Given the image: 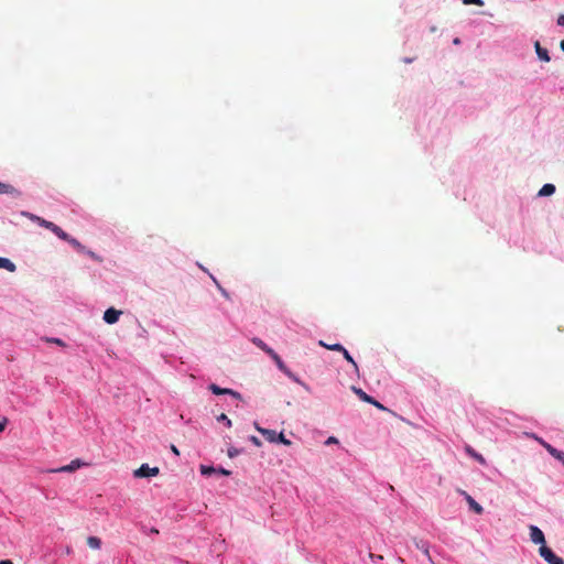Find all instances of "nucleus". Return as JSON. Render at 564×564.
Here are the masks:
<instances>
[{"instance_id":"41","label":"nucleus","mask_w":564,"mask_h":564,"mask_svg":"<svg viewBox=\"0 0 564 564\" xmlns=\"http://www.w3.org/2000/svg\"><path fill=\"white\" fill-rule=\"evenodd\" d=\"M171 449L173 451V453H175V454H176V451H177L176 445L172 444V445H171Z\"/></svg>"},{"instance_id":"8","label":"nucleus","mask_w":564,"mask_h":564,"mask_svg":"<svg viewBox=\"0 0 564 564\" xmlns=\"http://www.w3.org/2000/svg\"><path fill=\"white\" fill-rule=\"evenodd\" d=\"M534 50H535L538 56L540 57V59H542L543 62H550L551 55H550L547 48L542 47L540 42L534 43Z\"/></svg>"},{"instance_id":"16","label":"nucleus","mask_w":564,"mask_h":564,"mask_svg":"<svg viewBox=\"0 0 564 564\" xmlns=\"http://www.w3.org/2000/svg\"><path fill=\"white\" fill-rule=\"evenodd\" d=\"M555 191H556V187H555V185H553V183H545L541 187L539 194L540 195H551V194H554Z\"/></svg>"},{"instance_id":"44","label":"nucleus","mask_w":564,"mask_h":564,"mask_svg":"<svg viewBox=\"0 0 564 564\" xmlns=\"http://www.w3.org/2000/svg\"><path fill=\"white\" fill-rule=\"evenodd\" d=\"M546 445H547V443H546V441H544V438H543L542 446H543L545 449H546Z\"/></svg>"},{"instance_id":"40","label":"nucleus","mask_w":564,"mask_h":564,"mask_svg":"<svg viewBox=\"0 0 564 564\" xmlns=\"http://www.w3.org/2000/svg\"><path fill=\"white\" fill-rule=\"evenodd\" d=\"M251 441H252L254 444H260V441H259V438H257V437H251Z\"/></svg>"},{"instance_id":"13","label":"nucleus","mask_w":564,"mask_h":564,"mask_svg":"<svg viewBox=\"0 0 564 564\" xmlns=\"http://www.w3.org/2000/svg\"><path fill=\"white\" fill-rule=\"evenodd\" d=\"M209 390H212L217 395H220V393H230V395L239 397V394H238V392H236V390L220 389V387H218V384H215V383L209 386Z\"/></svg>"},{"instance_id":"25","label":"nucleus","mask_w":564,"mask_h":564,"mask_svg":"<svg viewBox=\"0 0 564 564\" xmlns=\"http://www.w3.org/2000/svg\"><path fill=\"white\" fill-rule=\"evenodd\" d=\"M276 442H282V444L290 445L291 441L285 437L284 433H276Z\"/></svg>"},{"instance_id":"28","label":"nucleus","mask_w":564,"mask_h":564,"mask_svg":"<svg viewBox=\"0 0 564 564\" xmlns=\"http://www.w3.org/2000/svg\"><path fill=\"white\" fill-rule=\"evenodd\" d=\"M47 341L54 343V344H56L58 346H62V347L65 346V343L62 339H59V338H48Z\"/></svg>"},{"instance_id":"18","label":"nucleus","mask_w":564,"mask_h":564,"mask_svg":"<svg viewBox=\"0 0 564 564\" xmlns=\"http://www.w3.org/2000/svg\"><path fill=\"white\" fill-rule=\"evenodd\" d=\"M65 241H67L70 246H73L78 252L86 251L85 246H83L77 239H75L70 236H68V239H66Z\"/></svg>"},{"instance_id":"4","label":"nucleus","mask_w":564,"mask_h":564,"mask_svg":"<svg viewBox=\"0 0 564 564\" xmlns=\"http://www.w3.org/2000/svg\"><path fill=\"white\" fill-rule=\"evenodd\" d=\"M530 539L535 544H540V546L545 544V534H543L542 530L535 527V524L530 525Z\"/></svg>"},{"instance_id":"9","label":"nucleus","mask_w":564,"mask_h":564,"mask_svg":"<svg viewBox=\"0 0 564 564\" xmlns=\"http://www.w3.org/2000/svg\"><path fill=\"white\" fill-rule=\"evenodd\" d=\"M256 427L269 442H278V433L274 430H265V427H260V425H256Z\"/></svg>"},{"instance_id":"14","label":"nucleus","mask_w":564,"mask_h":564,"mask_svg":"<svg viewBox=\"0 0 564 564\" xmlns=\"http://www.w3.org/2000/svg\"><path fill=\"white\" fill-rule=\"evenodd\" d=\"M15 268V264L11 260L0 257V269H6L9 272H14Z\"/></svg>"},{"instance_id":"33","label":"nucleus","mask_w":564,"mask_h":564,"mask_svg":"<svg viewBox=\"0 0 564 564\" xmlns=\"http://www.w3.org/2000/svg\"><path fill=\"white\" fill-rule=\"evenodd\" d=\"M216 473L217 474L229 475L230 470H227V468H216Z\"/></svg>"},{"instance_id":"5","label":"nucleus","mask_w":564,"mask_h":564,"mask_svg":"<svg viewBox=\"0 0 564 564\" xmlns=\"http://www.w3.org/2000/svg\"><path fill=\"white\" fill-rule=\"evenodd\" d=\"M269 356H271L272 360L275 362V365L279 367V369L286 372V375L289 377L294 378V376H292L291 371L288 369V366L284 365L283 359H281L280 355H278V352L274 351V349H272V347H270ZM294 380H297L296 377L294 378Z\"/></svg>"},{"instance_id":"43","label":"nucleus","mask_w":564,"mask_h":564,"mask_svg":"<svg viewBox=\"0 0 564 564\" xmlns=\"http://www.w3.org/2000/svg\"><path fill=\"white\" fill-rule=\"evenodd\" d=\"M220 291L224 294V296H228V293L226 292V290H223V288H220Z\"/></svg>"},{"instance_id":"22","label":"nucleus","mask_w":564,"mask_h":564,"mask_svg":"<svg viewBox=\"0 0 564 564\" xmlns=\"http://www.w3.org/2000/svg\"><path fill=\"white\" fill-rule=\"evenodd\" d=\"M252 341L257 347L261 348V350H263L267 354H270V346H268L265 341L261 340V338H252Z\"/></svg>"},{"instance_id":"10","label":"nucleus","mask_w":564,"mask_h":564,"mask_svg":"<svg viewBox=\"0 0 564 564\" xmlns=\"http://www.w3.org/2000/svg\"><path fill=\"white\" fill-rule=\"evenodd\" d=\"M0 194H10L18 197L21 192L10 184L0 182Z\"/></svg>"},{"instance_id":"19","label":"nucleus","mask_w":564,"mask_h":564,"mask_svg":"<svg viewBox=\"0 0 564 564\" xmlns=\"http://www.w3.org/2000/svg\"><path fill=\"white\" fill-rule=\"evenodd\" d=\"M87 544L90 549L99 550L101 546V540L97 536H88Z\"/></svg>"},{"instance_id":"30","label":"nucleus","mask_w":564,"mask_h":564,"mask_svg":"<svg viewBox=\"0 0 564 564\" xmlns=\"http://www.w3.org/2000/svg\"><path fill=\"white\" fill-rule=\"evenodd\" d=\"M529 436L534 438L536 442H539L541 445H543V438L539 437V435H535V433H528Z\"/></svg>"},{"instance_id":"39","label":"nucleus","mask_w":564,"mask_h":564,"mask_svg":"<svg viewBox=\"0 0 564 564\" xmlns=\"http://www.w3.org/2000/svg\"><path fill=\"white\" fill-rule=\"evenodd\" d=\"M89 257L96 258L95 253L93 251H85Z\"/></svg>"},{"instance_id":"1","label":"nucleus","mask_w":564,"mask_h":564,"mask_svg":"<svg viewBox=\"0 0 564 564\" xmlns=\"http://www.w3.org/2000/svg\"><path fill=\"white\" fill-rule=\"evenodd\" d=\"M539 553L549 564H564V560L553 553L552 549L546 545V541L543 546H540Z\"/></svg>"},{"instance_id":"11","label":"nucleus","mask_w":564,"mask_h":564,"mask_svg":"<svg viewBox=\"0 0 564 564\" xmlns=\"http://www.w3.org/2000/svg\"><path fill=\"white\" fill-rule=\"evenodd\" d=\"M465 496H466V500H467V503L470 507V509H473V511H476L477 514H481V512H484V506L478 505L477 500H475V498L470 497V495H468V492H465Z\"/></svg>"},{"instance_id":"38","label":"nucleus","mask_w":564,"mask_h":564,"mask_svg":"<svg viewBox=\"0 0 564 564\" xmlns=\"http://www.w3.org/2000/svg\"><path fill=\"white\" fill-rule=\"evenodd\" d=\"M6 429V422H0V432H2Z\"/></svg>"},{"instance_id":"45","label":"nucleus","mask_w":564,"mask_h":564,"mask_svg":"<svg viewBox=\"0 0 564 564\" xmlns=\"http://www.w3.org/2000/svg\"><path fill=\"white\" fill-rule=\"evenodd\" d=\"M454 43H456V44H458V43H459L458 37H456V39L454 40Z\"/></svg>"},{"instance_id":"27","label":"nucleus","mask_w":564,"mask_h":564,"mask_svg":"<svg viewBox=\"0 0 564 564\" xmlns=\"http://www.w3.org/2000/svg\"><path fill=\"white\" fill-rule=\"evenodd\" d=\"M217 420H223V421H226L227 425L230 426L231 425V420L228 419L227 414L225 413H221L218 415Z\"/></svg>"},{"instance_id":"15","label":"nucleus","mask_w":564,"mask_h":564,"mask_svg":"<svg viewBox=\"0 0 564 564\" xmlns=\"http://www.w3.org/2000/svg\"><path fill=\"white\" fill-rule=\"evenodd\" d=\"M352 390L355 391V393L362 400V401H366V402H375V398H372V395H369L367 394V392H365V390L362 389H357V387H352Z\"/></svg>"},{"instance_id":"34","label":"nucleus","mask_w":564,"mask_h":564,"mask_svg":"<svg viewBox=\"0 0 564 564\" xmlns=\"http://www.w3.org/2000/svg\"><path fill=\"white\" fill-rule=\"evenodd\" d=\"M373 405L377 406V409H384V405L380 403V401L375 400Z\"/></svg>"},{"instance_id":"23","label":"nucleus","mask_w":564,"mask_h":564,"mask_svg":"<svg viewBox=\"0 0 564 564\" xmlns=\"http://www.w3.org/2000/svg\"><path fill=\"white\" fill-rule=\"evenodd\" d=\"M319 345H322V347L329 348V350H339V352H343L341 344H325L324 340H319Z\"/></svg>"},{"instance_id":"24","label":"nucleus","mask_w":564,"mask_h":564,"mask_svg":"<svg viewBox=\"0 0 564 564\" xmlns=\"http://www.w3.org/2000/svg\"><path fill=\"white\" fill-rule=\"evenodd\" d=\"M200 471L204 475H210V474H216L217 468H215V467H206V465H200Z\"/></svg>"},{"instance_id":"36","label":"nucleus","mask_w":564,"mask_h":564,"mask_svg":"<svg viewBox=\"0 0 564 564\" xmlns=\"http://www.w3.org/2000/svg\"><path fill=\"white\" fill-rule=\"evenodd\" d=\"M236 453H237V449H234V448L228 451V454L230 457H234V455H236Z\"/></svg>"},{"instance_id":"21","label":"nucleus","mask_w":564,"mask_h":564,"mask_svg":"<svg viewBox=\"0 0 564 564\" xmlns=\"http://www.w3.org/2000/svg\"><path fill=\"white\" fill-rule=\"evenodd\" d=\"M51 231L55 234L59 239L66 240L68 239V234L65 232L59 226L55 225V227H52Z\"/></svg>"},{"instance_id":"12","label":"nucleus","mask_w":564,"mask_h":564,"mask_svg":"<svg viewBox=\"0 0 564 564\" xmlns=\"http://www.w3.org/2000/svg\"><path fill=\"white\" fill-rule=\"evenodd\" d=\"M29 217H30V219H32L33 221H36L40 226H42V227H44V228H46L48 230H51L52 227H55L54 223L48 221V220H46V219H44L42 217L32 215V214H30Z\"/></svg>"},{"instance_id":"42","label":"nucleus","mask_w":564,"mask_h":564,"mask_svg":"<svg viewBox=\"0 0 564 564\" xmlns=\"http://www.w3.org/2000/svg\"><path fill=\"white\" fill-rule=\"evenodd\" d=\"M560 46H561V48H562V50H563V52H564V40H562V41L560 42Z\"/></svg>"},{"instance_id":"32","label":"nucleus","mask_w":564,"mask_h":564,"mask_svg":"<svg viewBox=\"0 0 564 564\" xmlns=\"http://www.w3.org/2000/svg\"><path fill=\"white\" fill-rule=\"evenodd\" d=\"M556 23L558 25H564V13H560L558 18L556 19Z\"/></svg>"},{"instance_id":"37","label":"nucleus","mask_w":564,"mask_h":564,"mask_svg":"<svg viewBox=\"0 0 564 564\" xmlns=\"http://www.w3.org/2000/svg\"><path fill=\"white\" fill-rule=\"evenodd\" d=\"M0 564H13V562L10 560H2L0 561Z\"/></svg>"},{"instance_id":"35","label":"nucleus","mask_w":564,"mask_h":564,"mask_svg":"<svg viewBox=\"0 0 564 564\" xmlns=\"http://www.w3.org/2000/svg\"><path fill=\"white\" fill-rule=\"evenodd\" d=\"M332 442H338V438L329 437V438L326 440V444H332Z\"/></svg>"},{"instance_id":"29","label":"nucleus","mask_w":564,"mask_h":564,"mask_svg":"<svg viewBox=\"0 0 564 564\" xmlns=\"http://www.w3.org/2000/svg\"><path fill=\"white\" fill-rule=\"evenodd\" d=\"M464 3H475L476 6H484V0H463Z\"/></svg>"},{"instance_id":"17","label":"nucleus","mask_w":564,"mask_h":564,"mask_svg":"<svg viewBox=\"0 0 564 564\" xmlns=\"http://www.w3.org/2000/svg\"><path fill=\"white\" fill-rule=\"evenodd\" d=\"M341 354H343L345 360H348L352 365L355 371H359V366L357 365L356 360L352 359L350 352L344 346L341 348Z\"/></svg>"},{"instance_id":"7","label":"nucleus","mask_w":564,"mask_h":564,"mask_svg":"<svg viewBox=\"0 0 564 564\" xmlns=\"http://www.w3.org/2000/svg\"><path fill=\"white\" fill-rule=\"evenodd\" d=\"M121 314H122L121 311L110 307V308L106 310V312L104 313V321L107 324H115L118 322Z\"/></svg>"},{"instance_id":"20","label":"nucleus","mask_w":564,"mask_h":564,"mask_svg":"<svg viewBox=\"0 0 564 564\" xmlns=\"http://www.w3.org/2000/svg\"><path fill=\"white\" fill-rule=\"evenodd\" d=\"M466 452L470 455V457L476 458L479 463L486 464L485 457L481 456V454H478V452L471 448V446H466Z\"/></svg>"},{"instance_id":"26","label":"nucleus","mask_w":564,"mask_h":564,"mask_svg":"<svg viewBox=\"0 0 564 564\" xmlns=\"http://www.w3.org/2000/svg\"><path fill=\"white\" fill-rule=\"evenodd\" d=\"M546 451L552 455V457L557 458V452H558V449H557V448H554V446H552V444L546 443Z\"/></svg>"},{"instance_id":"31","label":"nucleus","mask_w":564,"mask_h":564,"mask_svg":"<svg viewBox=\"0 0 564 564\" xmlns=\"http://www.w3.org/2000/svg\"><path fill=\"white\" fill-rule=\"evenodd\" d=\"M556 458L564 465V452H562V449L557 451Z\"/></svg>"},{"instance_id":"3","label":"nucleus","mask_w":564,"mask_h":564,"mask_svg":"<svg viewBox=\"0 0 564 564\" xmlns=\"http://www.w3.org/2000/svg\"><path fill=\"white\" fill-rule=\"evenodd\" d=\"M89 466L88 463L80 460L79 458H76L72 460L69 464L64 465L62 467H58L56 469H53V473H73L77 470L80 467Z\"/></svg>"},{"instance_id":"6","label":"nucleus","mask_w":564,"mask_h":564,"mask_svg":"<svg viewBox=\"0 0 564 564\" xmlns=\"http://www.w3.org/2000/svg\"><path fill=\"white\" fill-rule=\"evenodd\" d=\"M413 542H414L415 546L419 547L421 550V552H423V554H425V556L430 561V563L435 564L434 558L430 551L429 543H426V541H423V540H417V538H414Z\"/></svg>"},{"instance_id":"2","label":"nucleus","mask_w":564,"mask_h":564,"mask_svg":"<svg viewBox=\"0 0 564 564\" xmlns=\"http://www.w3.org/2000/svg\"><path fill=\"white\" fill-rule=\"evenodd\" d=\"M160 469L158 467H150L148 464H142L138 469L133 470L134 478H149L158 476Z\"/></svg>"}]
</instances>
